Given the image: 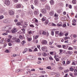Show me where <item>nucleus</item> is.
<instances>
[{
	"label": "nucleus",
	"mask_w": 77,
	"mask_h": 77,
	"mask_svg": "<svg viewBox=\"0 0 77 77\" xmlns=\"http://www.w3.org/2000/svg\"><path fill=\"white\" fill-rule=\"evenodd\" d=\"M49 15L50 16H53L54 15V12L53 11H52L49 12Z\"/></svg>",
	"instance_id": "6"
},
{
	"label": "nucleus",
	"mask_w": 77,
	"mask_h": 77,
	"mask_svg": "<svg viewBox=\"0 0 77 77\" xmlns=\"http://www.w3.org/2000/svg\"><path fill=\"white\" fill-rule=\"evenodd\" d=\"M31 8L32 9H33L34 8V7H33V5H31Z\"/></svg>",
	"instance_id": "55"
},
{
	"label": "nucleus",
	"mask_w": 77,
	"mask_h": 77,
	"mask_svg": "<svg viewBox=\"0 0 77 77\" xmlns=\"http://www.w3.org/2000/svg\"><path fill=\"white\" fill-rule=\"evenodd\" d=\"M66 24L64 23V24L63 25V27H66Z\"/></svg>",
	"instance_id": "57"
},
{
	"label": "nucleus",
	"mask_w": 77,
	"mask_h": 77,
	"mask_svg": "<svg viewBox=\"0 0 77 77\" xmlns=\"http://www.w3.org/2000/svg\"><path fill=\"white\" fill-rule=\"evenodd\" d=\"M56 77H59V73H56Z\"/></svg>",
	"instance_id": "33"
},
{
	"label": "nucleus",
	"mask_w": 77,
	"mask_h": 77,
	"mask_svg": "<svg viewBox=\"0 0 77 77\" xmlns=\"http://www.w3.org/2000/svg\"><path fill=\"white\" fill-rule=\"evenodd\" d=\"M57 46L58 48H61V47H62V46L60 45H57Z\"/></svg>",
	"instance_id": "35"
},
{
	"label": "nucleus",
	"mask_w": 77,
	"mask_h": 77,
	"mask_svg": "<svg viewBox=\"0 0 77 77\" xmlns=\"http://www.w3.org/2000/svg\"><path fill=\"white\" fill-rule=\"evenodd\" d=\"M54 53L53 52H50V54H53Z\"/></svg>",
	"instance_id": "60"
},
{
	"label": "nucleus",
	"mask_w": 77,
	"mask_h": 77,
	"mask_svg": "<svg viewBox=\"0 0 77 77\" xmlns=\"http://www.w3.org/2000/svg\"><path fill=\"white\" fill-rule=\"evenodd\" d=\"M47 47L45 46H43L42 48V51H45V50H47Z\"/></svg>",
	"instance_id": "8"
},
{
	"label": "nucleus",
	"mask_w": 77,
	"mask_h": 77,
	"mask_svg": "<svg viewBox=\"0 0 77 77\" xmlns=\"http://www.w3.org/2000/svg\"><path fill=\"white\" fill-rule=\"evenodd\" d=\"M37 11H36L34 12V14L35 15H38V10L37 9Z\"/></svg>",
	"instance_id": "13"
},
{
	"label": "nucleus",
	"mask_w": 77,
	"mask_h": 77,
	"mask_svg": "<svg viewBox=\"0 0 77 77\" xmlns=\"http://www.w3.org/2000/svg\"><path fill=\"white\" fill-rule=\"evenodd\" d=\"M8 37L10 39H11V38H12V36L11 35H9L8 36Z\"/></svg>",
	"instance_id": "37"
},
{
	"label": "nucleus",
	"mask_w": 77,
	"mask_h": 77,
	"mask_svg": "<svg viewBox=\"0 0 77 77\" xmlns=\"http://www.w3.org/2000/svg\"><path fill=\"white\" fill-rule=\"evenodd\" d=\"M50 2V4L52 5L54 4V1H53V0H51Z\"/></svg>",
	"instance_id": "16"
},
{
	"label": "nucleus",
	"mask_w": 77,
	"mask_h": 77,
	"mask_svg": "<svg viewBox=\"0 0 77 77\" xmlns=\"http://www.w3.org/2000/svg\"><path fill=\"white\" fill-rule=\"evenodd\" d=\"M39 2L37 0H35L34 1V3L35 5H38Z\"/></svg>",
	"instance_id": "9"
},
{
	"label": "nucleus",
	"mask_w": 77,
	"mask_h": 77,
	"mask_svg": "<svg viewBox=\"0 0 77 77\" xmlns=\"http://www.w3.org/2000/svg\"><path fill=\"white\" fill-rule=\"evenodd\" d=\"M5 4L7 6H9L10 5V1L9 0H5Z\"/></svg>",
	"instance_id": "2"
},
{
	"label": "nucleus",
	"mask_w": 77,
	"mask_h": 77,
	"mask_svg": "<svg viewBox=\"0 0 77 77\" xmlns=\"http://www.w3.org/2000/svg\"><path fill=\"white\" fill-rule=\"evenodd\" d=\"M46 9H48V10L49 11V10H50V7H49V6H46Z\"/></svg>",
	"instance_id": "18"
},
{
	"label": "nucleus",
	"mask_w": 77,
	"mask_h": 77,
	"mask_svg": "<svg viewBox=\"0 0 77 77\" xmlns=\"http://www.w3.org/2000/svg\"><path fill=\"white\" fill-rule=\"evenodd\" d=\"M29 26L31 27H35V26L33 24L29 25Z\"/></svg>",
	"instance_id": "31"
},
{
	"label": "nucleus",
	"mask_w": 77,
	"mask_h": 77,
	"mask_svg": "<svg viewBox=\"0 0 77 77\" xmlns=\"http://www.w3.org/2000/svg\"><path fill=\"white\" fill-rule=\"evenodd\" d=\"M9 14L10 15H13L14 14V11L12 10H10L9 11Z\"/></svg>",
	"instance_id": "3"
},
{
	"label": "nucleus",
	"mask_w": 77,
	"mask_h": 77,
	"mask_svg": "<svg viewBox=\"0 0 77 77\" xmlns=\"http://www.w3.org/2000/svg\"><path fill=\"white\" fill-rule=\"evenodd\" d=\"M46 32H45V31H43L42 32V34L43 35H46Z\"/></svg>",
	"instance_id": "29"
},
{
	"label": "nucleus",
	"mask_w": 77,
	"mask_h": 77,
	"mask_svg": "<svg viewBox=\"0 0 77 77\" xmlns=\"http://www.w3.org/2000/svg\"><path fill=\"white\" fill-rule=\"evenodd\" d=\"M70 71H73V68H70L69 69Z\"/></svg>",
	"instance_id": "51"
},
{
	"label": "nucleus",
	"mask_w": 77,
	"mask_h": 77,
	"mask_svg": "<svg viewBox=\"0 0 77 77\" xmlns=\"http://www.w3.org/2000/svg\"><path fill=\"white\" fill-rule=\"evenodd\" d=\"M21 71H22V70L21 69H17L16 71L17 72H21Z\"/></svg>",
	"instance_id": "14"
},
{
	"label": "nucleus",
	"mask_w": 77,
	"mask_h": 77,
	"mask_svg": "<svg viewBox=\"0 0 77 77\" xmlns=\"http://www.w3.org/2000/svg\"><path fill=\"white\" fill-rule=\"evenodd\" d=\"M72 65H76V63H74V62H72Z\"/></svg>",
	"instance_id": "45"
},
{
	"label": "nucleus",
	"mask_w": 77,
	"mask_h": 77,
	"mask_svg": "<svg viewBox=\"0 0 77 77\" xmlns=\"http://www.w3.org/2000/svg\"><path fill=\"white\" fill-rule=\"evenodd\" d=\"M26 44V42H25V41L23 40L21 42V44Z\"/></svg>",
	"instance_id": "26"
},
{
	"label": "nucleus",
	"mask_w": 77,
	"mask_h": 77,
	"mask_svg": "<svg viewBox=\"0 0 77 77\" xmlns=\"http://www.w3.org/2000/svg\"><path fill=\"white\" fill-rule=\"evenodd\" d=\"M7 27V26L4 27V31H6V32L8 31V29L6 28Z\"/></svg>",
	"instance_id": "15"
},
{
	"label": "nucleus",
	"mask_w": 77,
	"mask_h": 77,
	"mask_svg": "<svg viewBox=\"0 0 77 77\" xmlns=\"http://www.w3.org/2000/svg\"><path fill=\"white\" fill-rule=\"evenodd\" d=\"M14 2L15 3H17L18 2V0H13Z\"/></svg>",
	"instance_id": "43"
},
{
	"label": "nucleus",
	"mask_w": 77,
	"mask_h": 77,
	"mask_svg": "<svg viewBox=\"0 0 77 77\" xmlns=\"http://www.w3.org/2000/svg\"><path fill=\"white\" fill-rule=\"evenodd\" d=\"M27 51V48H26L24 51H23V53H26Z\"/></svg>",
	"instance_id": "20"
},
{
	"label": "nucleus",
	"mask_w": 77,
	"mask_h": 77,
	"mask_svg": "<svg viewBox=\"0 0 77 77\" xmlns=\"http://www.w3.org/2000/svg\"><path fill=\"white\" fill-rule=\"evenodd\" d=\"M42 12L43 14H46L47 13V10L45 9H43L42 10Z\"/></svg>",
	"instance_id": "7"
},
{
	"label": "nucleus",
	"mask_w": 77,
	"mask_h": 77,
	"mask_svg": "<svg viewBox=\"0 0 77 77\" xmlns=\"http://www.w3.org/2000/svg\"><path fill=\"white\" fill-rule=\"evenodd\" d=\"M37 47L38 48H39H39H40V45H38L37 46Z\"/></svg>",
	"instance_id": "64"
},
{
	"label": "nucleus",
	"mask_w": 77,
	"mask_h": 77,
	"mask_svg": "<svg viewBox=\"0 0 77 77\" xmlns=\"http://www.w3.org/2000/svg\"><path fill=\"white\" fill-rule=\"evenodd\" d=\"M47 55V54L45 53L42 54V56H46Z\"/></svg>",
	"instance_id": "23"
},
{
	"label": "nucleus",
	"mask_w": 77,
	"mask_h": 77,
	"mask_svg": "<svg viewBox=\"0 0 77 77\" xmlns=\"http://www.w3.org/2000/svg\"><path fill=\"white\" fill-rule=\"evenodd\" d=\"M68 49L69 50H72V48L71 47H69Z\"/></svg>",
	"instance_id": "32"
},
{
	"label": "nucleus",
	"mask_w": 77,
	"mask_h": 77,
	"mask_svg": "<svg viewBox=\"0 0 77 77\" xmlns=\"http://www.w3.org/2000/svg\"><path fill=\"white\" fill-rule=\"evenodd\" d=\"M69 71V70L68 69L64 71V72L65 73H66L67 72H68Z\"/></svg>",
	"instance_id": "30"
},
{
	"label": "nucleus",
	"mask_w": 77,
	"mask_h": 77,
	"mask_svg": "<svg viewBox=\"0 0 77 77\" xmlns=\"http://www.w3.org/2000/svg\"><path fill=\"white\" fill-rule=\"evenodd\" d=\"M68 54L71 55V54H72V52L69 51H68Z\"/></svg>",
	"instance_id": "27"
},
{
	"label": "nucleus",
	"mask_w": 77,
	"mask_h": 77,
	"mask_svg": "<svg viewBox=\"0 0 77 77\" xmlns=\"http://www.w3.org/2000/svg\"><path fill=\"white\" fill-rule=\"evenodd\" d=\"M27 39L28 41H31V40H32V38H31L27 37Z\"/></svg>",
	"instance_id": "24"
},
{
	"label": "nucleus",
	"mask_w": 77,
	"mask_h": 77,
	"mask_svg": "<svg viewBox=\"0 0 77 77\" xmlns=\"http://www.w3.org/2000/svg\"><path fill=\"white\" fill-rule=\"evenodd\" d=\"M58 35L59 34V32L57 31L55 32V35Z\"/></svg>",
	"instance_id": "53"
},
{
	"label": "nucleus",
	"mask_w": 77,
	"mask_h": 77,
	"mask_svg": "<svg viewBox=\"0 0 77 77\" xmlns=\"http://www.w3.org/2000/svg\"><path fill=\"white\" fill-rule=\"evenodd\" d=\"M7 42H9L11 41V40L9 38H8L7 40Z\"/></svg>",
	"instance_id": "58"
},
{
	"label": "nucleus",
	"mask_w": 77,
	"mask_h": 77,
	"mask_svg": "<svg viewBox=\"0 0 77 77\" xmlns=\"http://www.w3.org/2000/svg\"><path fill=\"white\" fill-rule=\"evenodd\" d=\"M59 69L60 70H62V69H63V68H62V67L60 66V67H59Z\"/></svg>",
	"instance_id": "56"
},
{
	"label": "nucleus",
	"mask_w": 77,
	"mask_h": 77,
	"mask_svg": "<svg viewBox=\"0 0 77 77\" xmlns=\"http://www.w3.org/2000/svg\"><path fill=\"white\" fill-rule=\"evenodd\" d=\"M15 42H16L18 44H20V43L21 42H20V39L19 38L16 39L15 40Z\"/></svg>",
	"instance_id": "10"
},
{
	"label": "nucleus",
	"mask_w": 77,
	"mask_h": 77,
	"mask_svg": "<svg viewBox=\"0 0 77 77\" xmlns=\"http://www.w3.org/2000/svg\"><path fill=\"white\" fill-rule=\"evenodd\" d=\"M7 27H6V29H8V30H10L11 29V28L9 27V26H7Z\"/></svg>",
	"instance_id": "25"
},
{
	"label": "nucleus",
	"mask_w": 77,
	"mask_h": 77,
	"mask_svg": "<svg viewBox=\"0 0 77 77\" xmlns=\"http://www.w3.org/2000/svg\"><path fill=\"white\" fill-rule=\"evenodd\" d=\"M76 0H72V3L73 4H76Z\"/></svg>",
	"instance_id": "12"
},
{
	"label": "nucleus",
	"mask_w": 77,
	"mask_h": 77,
	"mask_svg": "<svg viewBox=\"0 0 77 77\" xmlns=\"http://www.w3.org/2000/svg\"><path fill=\"white\" fill-rule=\"evenodd\" d=\"M68 33H66L65 34V36H68Z\"/></svg>",
	"instance_id": "62"
},
{
	"label": "nucleus",
	"mask_w": 77,
	"mask_h": 77,
	"mask_svg": "<svg viewBox=\"0 0 77 77\" xmlns=\"http://www.w3.org/2000/svg\"><path fill=\"white\" fill-rule=\"evenodd\" d=\"M49 59L50 60H53V58L51 57H50Z\"/></svg>",
	"instance_id": "42"
},
{
	"label": "nucleus",
	"mask_w": 77,
	"mask_h": 77,
	"mask_svg": "<svg viewBox=\"0 0 77 77\" xmlns=\"http://www.w3.org/2000/svg\"><path fill=\"white\" fill-rule=\"evenodd\" d=\"M19 38L20 39H22L23 38V36L22 35H20L19 36Z\"/></svg>",
	"instance_id": "40"
},
{
	"label": "nucleus",
	"mask_w": 77,
	"mask_h": 77,
	"mask_svg": "<svg viewBox=\"0 0 77 77\" xmlns=\"http://www.w3.org/2000/svg\"><path fill=\"white\" fill-rule=\"evenodd\" d=\"M42 44L43 45H46L47 44V42L45 40H42Z\"/></svg>",
	"instance_id": "5"
},
{
	"label": "nucleus",
	"mask_w": 77,
	"mask_h": 77,
	"mask_svg": "<svg viewBox=\"0 0 77 77\" xmlns=\"http://www.w3.org/2000/svg\"><path fill=\"white\" fill-rule=\"evenodd\" d=\"M51 35H54V31H51Z\"/></svg>",
	"instance_id": "41"
},
{
	"label": "nucleus",
	"mask_w": 77,
	"mask_h": 77,
	"mask_svg": "<svg viewBox=\"0 0 77 77\" xmlns=\"http://www.w3.org/2000/svg\"><path fill=\"white\" fill-rule=\"evenodd\" d=\"M9 20L10 19L9 18L3 20V22L4 23H5V24L9 23H10V21H9Z\"/></svg>",
	"instance_id": "1"
},
{
	"label": "nucleus",
	"mask_w": 77,
	"mask_h": 77,
	"mask_svg": "<svg viewBox=\"0 0 77 77\" xmlns=\"http://www.w3.org/2000/svg\"><path fill=\"white\" fill-rule=\"evenodd\" d=\"M16 25L17 26H20V25H21V23L20 22H17V23Z\"/></svg>",
	"instance_id": "19"
},
{
	"label": "nucleus",
	"mask_w": 77,
	"mask_h": 77,
	"mask_svg": "<svg viewBox=\"0 0 77 77\" xmlns=\"http://www.w3.org/2000/svg\"><path fill=\"white\" fill-rule=\"evenodd\" d=\"M69 63H70V62H69V61L68 60L67 61V64H68H68H69Z\"/></svg>",
	"instance_id": "50"
},
{
	"label": "nucleus",
	"mask_w": 77,
	"mask_h": 77,
	"mask_svg": "<svg viewBox=\"0 0 77 77\" xmlns=\"http://www.w3.org/2000/svg\"><path fill=\"white\" fill-rule=\"evenodd\" d=\"M34 51H37V48H35L34 50Z\"/></svg>",
	"instance_id": "63"
},
{
	"label": "nucleus",
	"mask_w": 77,
	"mask_h": 77,
	"mask_svg": "<svg viewBox=\"0 0 77 77\" xmlns=\"http://www.w3.org/2000/svg\"><path fill=\"white\" fill-rule=\"evenodd\" d=\"M73 36V38H76V37H77V35H74Z\"/></svg>",
	"instance_id": "59"
},
{
	"label": "nucleus",
	"mask_w": 77,
	"mask_h": 77,
	"mask_svg": "<svg viewBox=\"0 0 77 77\" xmlns=\"http://www.w3.org/2000/svg\"><path fill=\"white\" fill-rule=\"evenodd\" d=\"M22 30L23 31V33H25V31L26 30L25 29H22Z\"/></svg>",
	"instance_id": "36"
},
{
	"label": "nucleus",
	"mask_w": 77,
	"mask_h": 77,
	"mask_svg": "<svg viewBox=\"0 0 77 77\" xmlns=\"http://www.w3.org/2000/svg\"><path fill=\"white\" fill-rule=\"evenodd\" d=\"M3 35H8V33L7 32H4L2 33Z\"/></svg>",
	"instance_id": "28"
},
{
	"label": "nucleus",
	"mask_w": 77,
	"mask_h": 77,
	"mask_svg": "<svg viewBox=\"0 0 77 77\" xmlns=\"http://www.w3.org/2000/svg\"><path fill=\"white\" fill-rule=\"evenodd\" d=\"M48 20H46L45 21V23L46 24H48Z\"/></svg>",
	"instance_id": "46"
},
{
	"label": "nucleus",
	"mask_w": 77,
	"mask_h": 77,
	"mask_svg": "<svg viewBox=\"0 0 77 77\" xmlns=\"http://www.w3.org/2000/svg\"><path fill=\"white\" fill-rule=\"evenodd\" d=\"M32 77H36V76H37V74H32Z\"/></svg>",
	"instance_id": "22"
},
{
	"label": "nucleus",
	"mask_w": 77,
	"mask_h": 77,
	"mask_svg": "<svg viewBox=\"0 0 77 77\" xmlns=\"http://www.w3.org/2000/svg\"><path fill=\"white\" fill-rule=\"evenodd\" d=\"M69 8L70 9H71V8H72V6H71V5H69Z\"/></svg>",
	"instance_id": "52"
},
{
	"label": "nucleus",
	"mask_w": 77,
	"mask_h": 77,
	"mask_svg": "<svg viewBox=\"0 0 77 77\" xmlns=\"http://www.w3.org/2000/svg\"><path fill=\"white\" fill-rule=\"evenodd\" d=\"M47 68L48 69H51V66H48L47 67Z\"/></svg>",
	"instance_id": "47"
},
{
	"label": "nucleus",
	"mask_w": 77,
	"mask_h": 77,
	"mask_svg": "<svg viewBox=\"0 0 77 77\" xmlns=\"http://www.w3.org/2000/svg\"><path fill=\"white\" fill-rule=\"evenodd\" d=\"M72 22L73 23H76V20H73Z\"/></svg>",
	"instance_id": "34"
},
{
	"label": "nucleus",
	"mask_w": 77,
	"mask_h": 77,
	"mask_svg": "<svg viewBox=\"0 0 77 77\" xmlns=\"http://www.w3.org/2000/svg\"><path fill=\"white\" fill-rule=\"evenodd\" d=\"M57 26H62V24H60V23H58L57 24Z\"/></svg>",
	"instance_id": "48"
},
{
	"label": "nucleus",
	"mask_w": 77,
	"mask_h": 77,
	"mask_svg": "<svg viewBox=\"0 0 77 77\" xmlns=\"http://www.w3.org/2000/svg\"><path fill=\"white\" fill-rule=\"evenodd\" d=\"M52 25L53 26H56V24L54 23H52Z\"/></svg>",
	"instance_id": "54"
},
{
	"label": "nucleus",
	"mask_w": 77,
	"mask_h": 77,
	"mask_svg": "<svg viewBox=\"0 0 77 77\" xmlns=\"http://www.w3.org/2000/svg\"><path fill=\"white\" fill-rule=\"evenodd\" d=\"M57 12L58 13H60V12H61V10H57Z\"/></svg>",
	"instance_id": "44"
},
{
	"label": "nucleus",
	"mask_w": 77,
	"mask_h": 77,
	"mask_svg": "<svg viewBox=\"0 0 77 77\" xmlns=\"http://www.w3.org/2000/svg\"><path fill=\"white\" fill-rule=\"evenodd\" d=\"M59 36H60V37L61 36H63L64 35H63V33L60 32L59 33Z\"/></svg>",
	"instance_id": "11"
},
{
	"label": "nucleus",
	"mask_w": 77,
	"mask_h": 77,
	"mask_svg": "<svg viewBox=\"0 0 77 77\" xmlns=\"http://www.w3.org/2000/svg\"><path fill=\"white\" fill-rule=\"evenodd\" d=\"M76 41H77V40H76L75 39H74V40L73 41V42H72V43L74 44V43H75V42H76Z\"/></svg>",
	"instance_id": "39"
},
{
	"label": "nucleus",
	"mask_w": 77,
	"mask_h": 77,
	"mask_svg": "<svg viewBox=\"0 0 77 77\" xmlns=\"http://www.w3.org/2000/svg\"><path fill=\"white\" fill-rule=\"evenodd\" d=\"M11 32L12 33H15V32H18V29H17L15 28H14L12 30Z\"/></svg>",
	"instance_id": "4"
},
{
	"label": "nucleus",
	"mask_w": 77,
	"mask_h": 77,
	"mask_svg": "<svg viewBox=\"0 0 77 77\" xmlns=\"http://www.w3.org/2000/svg\"><path fill=\"white\" fill-rule=\"evenodd\" d=\"M53 42H49V45H52V44H53Z\"/></svg>",
	"instance_id": "61"
},
{
	"label": "nucleus",
	"mask_w": 77,
	"mask_h": 77,
	"mask_svg": "<svg viewBox=\"0 0 77 77\" xmlns=\"http://www.w3.org/2000/svg\"><path fill=\"white\" fill-rule=\"evenodd\" d=\"M3 18H4V16L1 15L0 16V20H2V19H3Z\"/></svg>",
	"instance_id": "21"
},
{
	"label": "nucleus",
	"mask_w": 77,
	"mask_h": 77,
	"mask_svg": "<svg viewBox=\"0 0 77 77\" xmlns=\"http://www.w3.org/2000/svg\"><path fill=\"white\" fill-rule=\"evenodd\" d=\"M16 7L17 8H21V5L20 4H18L17 5Z\"/></svg>",
	"instance_id": "17"
},
{
	"label": "nucleus",
	"mask_w": 77,
	"mask_h": 77,
	"mask_svg": "<svg viewBox=\"0 0 77 77\" xmlns=\"http://www.w3.org/2000/svg\"><path fill=\"white\" fill-rule=\"evenodd\" d=\"M6 53H9V50L7 49L5 51Z\"/></svg>",
	"instance_id": "49"
},
{
	"label": "nucleus",
	"mask_w": 77,
	"mask_h": 77,
	"mask_svg": "<svg viewBox=\"0 0 77 77\" xmlns=\"http://www.w3.org/2000/svg\"><path fill=\"white\" fill-rule=\"evenodd\" d=\"M41 73H42V74H45L46 72L45 71H42L41 72Z\"/></svg>",
	"instance_id": "38"
}]
</instances>
